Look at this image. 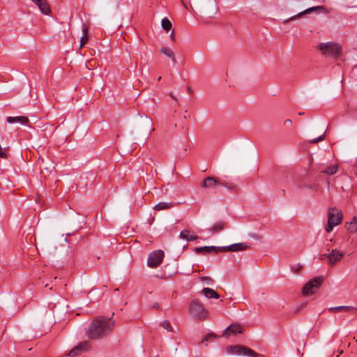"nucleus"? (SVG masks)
I'll use <instances>...</instances> for the list:
<instances>
[{"mask_svg":"<svg viewBox=\"0 0 357 357\" xmlns=\"http://www.w3.org/2000/svg\"><path fill=\"white\" fill-rule=\"evenodd\" d=\"M291 269H292L293 271H295V273H298V271H299V269H300V266H299V265H297V266H296V268H294V267H293V266H292V267H291Z\"/></svg>","mask_w":357,"mask_h":357,"instance_id":"nucleus-33","label":"nucleus"},{"mask_svg":"<svg viewBox=\"0 0 357 357\" xmlns=\"http://www.w3.org/2000/svg\"><path fill=\"white\" fill-rule=\"evenodd\" d=\"M89 348L90 344L87 341H84L71 349L68 353V356L70 357H75L82 352L87 351Z\"/></svg>","mask_w":357,"mask_h":357,"instance_id":"nucleus-10","label":"nucleus"},{"mask_svg":"<svg viewBox=\"0 0 357 357\" xmlns=\"http://www.w3.org/2000/svg\"><path fill=\"white\" fill-rule=\"evenodd\" d=\"M325 10V8L324 6H314V7H312V8H310L305 10V11L301 13L298 15H301L304 13H308L312 10Z\"/></svg>","mask_w":357,"mask_h":357,"instance_id":"nucleus-26","label":"nucleus"},{"mask_svg":"<svg viewBox=\"0 0 357 357\" xmlns=\"http://www.w3.org/2000/svg\"><path fill=\"white\" fill-rule=\"evenodd\" d=\"M317 49L324 56L337 58L342 54V46L334 42L321 43L318 45Z\"/></svg>","mask_w":357,"mask_h":357,"instance_id":"nucleus-2","label":"nucleus"},{"mask_svg":"<svg viewBox=\"0 0 357 357\" xmlns=\"http://www.w3.org/2000/svg\"><path fill=\"white\" fill-rule=\"evenodd\" d=\"M114 327V321L112 318L98 316L89 324L86 335L91 340H101L109 335Z\"/></svg>","mask_w":357,"mask_h":357,"instance_id":"nucleus-1","label":"nucleus"},{"mask_svg":"<svg viewBox=\"0 0 357 357\" xmlns=\"http://www.w3.org/2000/svg\"><path fill=\"white\" fill-rule=\"evenodd\" d=\"M165 253L162 250H158L151 252L147 260V265L150 268H157L162 263Z\"/></svg>","mask_w":357,"mask_h":357,"instance_id":"nucleus-9","label":"nucleus"},{"mask_svg":"<svg viewBox=\"0 0 357 357\" xmlns=\"http://www.w3.org/2000/svg\"><path fill=\"white\" fill-rule=\"evenodd\" d=\"M242 327L238 324H231L224 331V335H229L230 334L242 333Z\"/></svg>","mask_w":357,"mask_h":357,"instance_id":"nucleus-13","label":"nucleus"},{"mask_svg":"<svg viewBox=\"0 0 357 357\" xmlns=\"http://www.w3.org/2000/svg\"><path fill=\"white\" fill-rule=\"evenodd\" d=\"M162 327H163L165 329H166L167 331H172V327L171 326V324L169 321H163L162 322H160V324Z\"/></svg>","mask_w":357,"mask_h":357,"instance_id":"nucleus-27","label":"nucleus"},{"mask_svg":"<svg viewBox=\"0 0 357 357\" xmlns=\"http://www.w3.org/2000/svg\"><path fill=\"white\" fill-rule=\"evenodd\" d=\"M248 245L243 243H238L230 245L229 246L221 247V252H237L245 250L248 248Z\"/></svg>","mask_w":357,"mask_h":357,"instance_id":"nucleus-11","label":"nucleus"},{"mask_svg":"<svg viewBox=\"0 0 357 357\" xmlns=\"http://www.w3.org/2000/svg\"><path fill=\"white\" fill-rule=\"evenodd\" d=\"M324 281V277L319 276L309 280L303 287V295L312 294L315 293Z\"/></svg>","mask_w":357,"mask_h":357,"instance_id":"nucleus-7","label":"nucleus"},{"mask_svg":"<svg viewBox=\"0 0 357 357\" xmlns=\"http://www.w3.org/2000/svg\"><path fill=\"white\" fill-rule=\"evenodd\" d=\"M324 139H325V135L323 134V135H320L319 137L310 140V143L316 144V143H318L319 142L323 141Z\"/></svg>","mask_w":357,"mask_h":357,"instance_id":"nucleus-30","label":"nucleus"},{"mask_svg":"<svg viewBox=\"0 0 357 357\" xmlns=\"http://www.w3.org/2000/svg\"><path fill=\"white\" fill-rule=\"evenodd\" d=\"M169 96H171V98H172V99H174V100H177L176 97L175 96H174L172 93H169Z\"/></svg>","mask_w":357,"mask_h":357,"instance_id":"nucleus-34","label":"nucleus"},{"mask_svg":"<svg viewBox=\"0 0 357 357\" xmlns=\"http://www.w3.org/2000/svg\"><path fill=\"white\" fill-rule=\"evenodd\" d=\"M153 307H155V308H158L159 307V303H154Z\"/></svg>","mask_w":357,"mask_h":357,"instance_id":"nucleus-35","label":"nucleus"},{"mask_svg":"<svg viewBox=\"0 0 357 357\" xmlns=\"http://www.w3.org/2000/svg\"><path fill=\"white\" fill-rule=\"evenodd\" d=\"M161 25L163 29L165 31H169L172 29V22L167 17H164L162 20Z\"/></svg>","mask_w":357,"mask_h":357,"instance_id":"nucleus-23","label":"nucleus"},{"mask_svg":"<svg viewBox=\"0 0 357 357\" xmlns=\"http://www.w3.org/2000/svg\"><path fill=\"white\" fill-rule=\"evenodd\" d=\"M291 123L292 122H291V119H287V120L284 121V125L287 126L291 125Z\"/></svg>","mask_w":357,"mask_h":357,"instance_id":"nucleus-31","label":"nucleus"},{"mask_svg":"<svg viewBox=\"0 0 357 357\" xmlns=\"http://www.w3.org/2000/svg\"><path fill=\"white\" fill-rule=\"evenodd\" d=\"M174 206V204L172 202H160L156 204L153 208L155 211H161L165 209H169Z\"/></svg>","mask_w":357,"mask_h":357,"instance_id":"nucleus-20","label":"nucleus"},{"mask_svg":"<svg viewBox=\"0 0 357 357\" xmlns=\"http://www.w3.org/2000/svg\"><path fill=\"white\" fill-rule=\"evenodd\" d=\"M160 52L165 56L169 57L174 63H176V61L174 56V54L171 49L167 47H163L160 49Z\"/></svg>","mask_w":357,"mask_h":357,"instance_id":"nucleus-19","label":"nucleus"},{"mask_svg":"<svg viewBox=\"0 0 357 357\" xmlns=\"http://www.w3.org/2000/svg\"><path fill=\"white\" fill-rule=\"evenodd\" d=\"M217 336L214 333H208L202 341V343L204 344L205 342H207V341H209V340H212L215 338H216Z\"/></svg>","mask_w":357,"mask_h":357,"instance_id":"nucleus-28","label":"nucleus"},{"mask_svg":"<svg viewBox=\"0 0 357 357\" xmlns=\"http://www.w3.org/2000/svg\"><path fill=\"white\" fill-rule=\"evenodd\" d=\"M170 38L171 39L173 40V41H175L176 40V37H175V34H174V31H172L171 34H170Z\"/></svg>","mask_w":357,"mask_h":357,"instance_id":"nucleus-32","label":"nucleus"},{"mask_svg":"<svg viewBox=\"0 0 357 357\" xmlns=\"http://www.w3.org/2000/svg\"><path fill=\"white\" fill-rule=\"evenodd\" d=\"M338 169V165L335 164L328 166L324 170H322L321 172L323 174H326L328 175H333L335 174Z\"/></svg>","mask_w":357,"mask_h":357,"instance_id":"nucleus-21","label":"nucleus"},{"mask_svg":"<svg viewBox=\"0 0 357 357\" xmlns=\"http://www.w3.org/2000/svg\"><path fill=\"white\" fill-rule=\"evenodd\" d=\"M342 213L340 210L335 207L329 208L328 211V221L325 230L330 233L333 231L334 227L337 226L342 222Z\"/></svg>","mask_w":357,"mask_h":357,"instance_id":"nucleus-3","label":"nucleus"},{"mask_svg":"<svg viewBox=\"0 0 357 357\" xmlns=\"http://www.w3.org/2000/svg\"><path fill=\"white\" fill-rule=\"evenodd\" d=\"M296 17V15L294 16V17H290L288 21L291 20H293V19H295Z\"/></svg>","mask_w":357,"mask_h":357,"instance_id":"nucleus-37","label":"nucleus"},{"mask_svg":"<svg viewBox=\"0 0 357 357\" xmlns=\"http://www.w3.org/2000/svg\"><path fill=\"white\" fill-rule=\"evenodd\" d=\"M221 252V247L216 246H202L195 248V252L197 254H206L209 252Z\"/></svg>","mask_w":357,"mask_h":357,"instance_id":"nucleus-12","label":"nucleus"},{"mask_svg":"<svg viewBox=\"0 0 357 357\" xmlns=\"http://www.w3.org/2000/svg\"><path fill=\"white\" fill-rule=\"evenodd\" d=\"M33 3H35L40 11L45 14L48 15L50 13V8L47 3L46 0H31Z\"/></svg>","mask_w":357,"mask_h":357,"instance_id":"nucleus-14","label":"nucleus"},{"mask_svg":"<svg viewBox=\"0 0 357 357\" xmlns=\"http://www.w3.org/2000/svg\"><path fill=\"white\" fill-rule=\"evenodd\" d=\"M189 312L191 316L197 319H205L208 313L204 305L197 300H193L190 304Z\"/></svg>","mask_w":357,"mask_h":357,"instance_id":"nucleus-6","label":"nucleus"},{"mask_svg":"<svg viewBox=\"0 0 357 357\" xmlns=\"http://www.w3.org/2000/svg\"><path fill=\"white\" fill-rule=\"evenodd\" d=\"M344 253L337 249H332L329 253H325L321 255V260H327L331 266H334L337 263L340 262Z\"/></svg>","mask_w":357,"mask_h":357,"instance_id":"nucleus-8","label":"nucleus"},{"mask_svg":"<svg viewBox=\"0 0 357 357\" xmlns=\"http://www.w3.org/2000/svg\"><path fill=\"white\" fill-rule=\"evenodd\" d=\"M201 185L206 188H212L215 185H220L229 190H234L236 185L234 183L227 182L224 179L216 178L213 176H207L201 183Z\"/></svg>","mask_w":357,"mask_h":357,"instance_id":"nucleus-5","label":"nucleus"},{"mask_svg":"<svg viewBox=\"0 0 357 357\" xmlns=\"http://www.w3.org/2000/svg\"><path fill=\"white\" fill-rule=\"evenodd\" d=\"M190 231L188 229L183 230L180 233V238L187 240L188 241H194L198 238V236L196 234H190Z\"/></svg>","mask_w":357,"mask_h":357,"instance_id":"nucleus-16","label":"nucleus"},{"mask_svg":"<svg viewBox=\"0 0 357 357\" xmlns=\"http://www.w3.org/2000/svg\"><path fill=\"white\" fill-rule=\"evenodd\" d=\"M355 309L356 308H354L352 306H338V307H331L330 310L333 311V312H339V311H342V310L350 311V310H353Z\"/></svg>","mask_w":357,"mask_h":357,"instance_id":"nucleus-24","label":"nucleus"},{"mask_svg":"<svg viewBox=\"0 0 357 357\" xmlns=\"http://www.w3.org/2000/svg\"><path fill=\"white\" fill-rule=\"evenodd\" d=\"M347 229L350 233H355L357 231V217H353L349 222L347 223Z\"/></svg>","mask_w":357,"mask_h":357,"instance_id":"nucleus-18","label":"nucleus"},{"mask_svg":"<svg viewBox=\"0 0 357 357\" xmlns=\"http://www.w3.org/2000/svg\"><path fill=\"white\" fill-rule=\"evenodd\" d=\"M83 31V36H82L80 39V45L79 48H82L84 47L88 42V29L86 28H84L82 29Z\"/></svg>","mask_w":357,"mask_h":357,"instance_id":"nucleus-22","label":"nucleus"},{"mask_svg":"<svg viewBox=\"0 0 357 357\" xmlns=\"http://www.w3.org/2000/svg\"><path fill=\"white\" fill-rule=\"evenodd\" d=\"M6 121L9 123H20L24 125L29 122V119L24 116H8Z\"/></svg>","mask_w":357,"mask_h":357,"instance_id":"nucleus-15","label":"nucleus"},{"mask_svg":"<svg viewBox=\"0 0 357 357\" xmlns=\"http://www.w3.org/2000/svg\"><path fill=\"white\" fill-rule=\"evenodd\" d=\"M162 77L160 76L158 78V81H160L161 80Z\"/></svg>","mask_w":357,"mask_h":357,"instance_id":"nucleus-38","label":"nucleus"},{"mask_svg":"<svg viewBox=\"0 0 357 357\" xmlns=\"http://www.w3.org/2000/svg\"><path fill=\"white\" fill-rule=\"evenodd\" d=\"M200 280L208 285H211L213 284V279L207 276H203L200 278Z\"/></svg>","mask_w":357,"mask_h":357,"instance_id":"nucleus-29","label":"nucleus"},{"mask_svg":"<svg viewBox=\"0 0 357 357\" xmlns=\"http://www.w3.org/2000/svg\"><path fill=\"white\" fill-rule=\"evenodd\" d=\"M226 352L230 355H238L248 357H258L259 355L250 348L241 345H229L226 348Z\"/></svg>","mask_w":357,"mask_h":357,"instance_id":"nucleus-4","label":"nucleus"},{"mask_svg":"<svg viewBox=\"0 0 357 357\" xmlns=\"http://www.w3.org/2000/svg\"><path fill=\"white\" fill-rule=\"evenodd\" d=\"M188 91L190 93H192V89H191L190 86H188Z\"/></svg>","mask_w":357,"mask_h":357,"instance_id":"nucleus-36","label":"nucleus"},{"mask_svg":"<svg viewBox=\"0 0 357 357\" xmlns=\"http://www.w3.org/2000/svg\"><path fill=\"white\" fill-rule=\"evenodd\" d=\"M202 291V294L208 298L218 299L220 298V295L213 289L206 287L204 288Z\"/></svg>","mask_w":357,"mask_h":357,"instance_id":"nucleus-17","label":"nucleus"},{"mask_svg":"<svg viewBox=\"0 0 357 357\" xmlns=\"http://www.w3.org/2000/svg\"><path fill=\"white\" fill-rule=\"evenodd\" d=\"M225 223L224 222H218L215 224L211 228V231L212 232H218L223 229L225 227Z\"/></svg>","mask_w":357,"mask_h":357,"instance_id":"nucleus-25","label":"nucleus"},{"mask_svg":"<svg viewBox=\"0 0 357 357\" xmlns=\"http://www.w3.org/2000/svg\"><path fill=\"white\" fill-rule=\"evenodd\" d=\"M357 311V308L355 309Z\"/></svg>","mask_w":357,"mask_h":357,"instance_id":"nucleus-39","label":"nucleus"}]
</instances>
